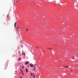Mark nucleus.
<instances>
[{
  "mask_svg": "<svg viewBox=\"0 0 78 78\" xmlns=\"http://www.w3.org/2000/svg\"><path fill=\"white\" fill-rule=\"evenodd\" d=\"M17 72V71H15V72Z\"/></svg>",
  "mask_w": 78,
  "mask_h": 78,
  "instance_id": "obj_28",
  "label": "nucleus"
},
{
  "mask_svg": "<svg viewBox=\"0 0 78 78\" xmlns=\"http://www.w3.org/2000/svg\"><path fill=\"white\" fill-rule=\"evenodd\" d=\"M36 48L37 49L39 48L37 47V46L36 47Z\"/></svg>",
  "mask_w": 78,
  "mask_h": 78,
  "instance_id": "obj_11",
  "label": "nucleus"
},
{
  "mask_svg": "<svg viewBox=\"0 0 78 78\" xmlns=\"http://www.w3.org/2000/svg\"><path fill=\"white\" fill-rule=\"evenodd\" d=\"M20 78H22V77H20Z\"/></svg>",
  "mask_w": 78,
  "mask_h": 78,
  "instance_id": "obj_26",
  "label": "nucleus"
},
{
  "mask_svg": "<svg viewBox=\"0 0 78 78\" xmlns=\"http://www.w3.org/2000/svg\"><path fill=\"white\" fill-rule=\"evenodd\" d=\"M48 48V49H49V48Z\"/></svg>",
  "mask_w": 78,
  "mask_h": 78,
  "instance_id": "obj_29",
  "label": "nucleus"
},
{
  "mask_svg": "<svg viewBox=\"0 0 78 78\" xmlns=\"http://www.w3.org/2000/svg\"><path fill=\"white\" fill-rule=\"evenodd\" d=\"M70 71H72V70H70Z\"/></svg>",
  "mask_w": 78,
  "mask_h": 78,
  "instance_id": "obj_27",
  "label": "nucleus"
},
{
  "mask_svg": "<svg viewBox=\"0 0 78 78\" xmlns=\"http://www.w3.org/2000/svg\"><path fill=\"white\" fill-rule=\"evenodd\" d=\"M26 71L27 72H28V69H26Z\"/></svg>",
  "mask_w": 78,
  "mask_h": 78,
  "instance_id": "obj_5",
  "label": "nucleus"
},
{
  "mask_svg": "<svg viewBox=\"0 0 78 78\" xmlns=\"http://www.w3.org/2000/svg\"><path fill=\"white\" fill-rule=\"evenodd\" d=\"M30 66L31 67H33L34 66V65L31 64V63H30Z\"/></svg>",
  "mask_w": 78,
  "mask_h": 78,
  "instance_id": "obj_1",
  "label": "nucleus"
},
{
  "mask_svg": "<svg viewBox=\"0 0 78 78\" xmlns=\"http://www.w3.org/2000/svg\"><path fill=\"white\" fill-rule=\"evenodd\" d=\"M33 74H32V73H31V76H33Z\"/></svg>",
  "mask_w": 78,
  "mask_h": 78,
  "instance_id": "obj_7",
  "label": "nucleus"
},
{
  "mask_svg": "<svg viewBox=\"0 0 78 78\" xmlns=\"http://www.w3.org/2000/svg\"><path fill=\"white\" fill-rule=\"evenodd\" d=\"M19 53H20V52H19Z\"/></svg>",
  "mask_w": 78,
  "mask_h": 78,
  "instance_id": "obj_23",
  "label": "nucleus"
},
{
  "mask_svg": "<svg viewBox=\"0 0 78 78\" xmlns=\"http://www.w3.org/2000/svg\"><path fill=\"white\" fill-rule=\"evenodd\" d=\"M14 0V1H16V0Z\"/></svg>",
  "mask_w": 78,
  "mask_h": 78,
  "instance_id": "obj_32",
  "label": "nucleus"
},
{
  "mask_svg": "<svg viewBox=\"0 0 78 78\" xmlns=\"http://www.w3.org/2000/svg\"><path fill=\"white\" fill-rule=\"evenodd\" d=\"M72 59H73V58H72Z\"/></svg>",
  "mask_w": 78,
  "mask_h": 78,
  "instance_id": "obj_25",
  "label": "nucleus"
},
{
  "mask_svg": "<svg viewBox=\"0 0 78 78\" xmlns=\"http://www.w3.org/2000/svg\"><path fill=\"white\" fill-rule=\"evenodd\" d=\"M29 64V62H27L25 63V64L26 65H27V64Z\"/></svg>",
  "mask_w": 78,
  "mask_h": 78,
  "instance_id": "obj_2",
  "label": "nucleus"
},
{
  "mask_svg": "<svg viewBox=\"0 0 78 78\" xmlns=\"http://www.w3.org/2000/svg\"><path fill=\"white\" fill-rule=\"evenodd\" d=\"M28 67H30V65H28Z\"/></svg>",
  "mask_w": 78,
  "mask_h": 78,
  "instance_id": "obj_16",
  "label": "nucleus"
},
{
  "mask_svg": "<svg viewBox=\"0 0 78 78\" xmlns=\"http://www.w3.org/2000/svg\"><path fill=\"white\" fill-rule=\"evenodd\" d=\"M19 60L20 61V58H19Z\"/></svg>",
  "mask_w": 78,
  "mask_h": 78,
  "instance_id": "obj_9",
  "label": "nucleus"
},
{
  "mask_svg": "<svg viewBox=\"0 0 78 78\" xmlns=\"http://www.w3.org/2000/svg\"><path fill=\"white\" fill-rule=\"evenodd\" d=\"M36 64L34 65V68H35V67H36Z\"/></svg>",
  "mask_w": 78,
  "mask_h": 78,
  "instance_id": "obj_6",
  "label": "nucleus"
},
{
  "mask_svg": "<svg viewBox=\"0 0 78 78\" xmlns=\"http://www.w3.org/2000/svg\"><path fill=\"white\" fill-rule=\"evenodd\" d=\"M16 24H17V23H16V22L15 24H14V25H16Z\"/></svg>",
  "mask_w": 78,
  "mask_h": 78,
  "instance_id": "obj_8",
  "label": "nucleus"
},
{
  "mask_svg": "<svg viewBox=\"0 0 78 78\" xmlns=\"http://www.w3.org/2000/svg\"><path fill=\"white\" fill-rule=\"evenodd\" d=\"M49 49H50V50H52L51 48H49Z\"/></svg>",
  "mask_w": 78,
  "mask_h": 78,
  "instance_id": "obj_15",
  "label": "nucleus"
},
{
  "mask_svg": "<svg viewBox=\"0 0 78 78\" xmlns=\"http://www.w3.org/2000/svg\"><path fill=\"white\" fill-rule=\"evenodd\" d=\"M28 29H27L26 31H28Z\"/></svg>",
  "mask_w": 78,
  "mask_h": 78,
  "instance_id": "obj_13",
  "label": "nucleus"
},
{
  "mask_svg": "<svg viewBox=\"0 0 78 78\" xmlns=\"http://www.w3.org/2000/svg\"><path fill=\"white\" fill-rule=\"evenodd\" d=\"M16 2H18V0L16 1Z\"/></svg>",
  "mask_w": 78,
  "mask_h": 78,
  "instance_id": "obj_24",
  "label": "nucleus"
},
{
  "mask_svg": "<svg viewBox=\"0 0 78 78\" xmlns=\"http://www.w3.org/2000/svg\"><path fill=\"white\" fill-rule=\"evenodd\" d=\"M14 27L15 28H16V25H14Z\"/></svg>",
  "mask_w": 78,
  "mask_h": 78,
  "instance_id": "obj_12",
  "label": "nucleus"
},
{
  "mask_svg": "<svg viewBox=\"0 0 78 78\" xmlns=\"http://www.w3.org/2000/svg\"><path fill=\"white\" fill-rule=\"evenodd\" d=\"M35 69H36V68L34 67V70H35Z\"/></svg>",
  "mask_w": 78,
  "mask_h": 78,
  "instance_id": "obj_10",
  "label": "nucleus"
},
{
  "mask_svg": "<svg viewBox=\"0 0 78 78\" xmlns=\"http://www.w3.org/2000/svg\"><path fill=\"white\" fill-rule=\"evenodd\" d=\"M34 78H35V76H34Z\"/></svg>",
  "mask_w": 78,
  "mask_h": 78,
  "instance_id": "obj_22",
  "label": "nucleus"
},
{
  "mask_svg": "<svg viewBox=\"0 0 78 78\" xmlns=\"http://www.w3.org/2000/svg\"><path fill=\"white\" fill-rule=\"evenodd\" d=\"M64 67H66L67 68H66V69H68V68L69 67V66H65Z\"/></svg>",
  "mask_w": 78,
  "mask_h": 78,
  "instance_id": "obj_3",
  "label": "nucleus"
},
{
  "mask_svg": "<svg viewBox=\"0 0 78 78\" xmlns=\"http://www.w3.org/2000/svg\"><path fill=\"white\" fill-rule=\"evenodd\" d=\"M21 47H23V46H22Z\"/></svg>",
  "mask_w": 78,
  "mask_h": 78,
  "instance_id": "obj_31",
  "label": "nucleus"
},
{
  "mask_svg": "<svg viewBox=\"0 0 78 78\" xmlns=\"http://www.w3.org/2000/svg\"><path fill=\"white\" fill-rule=\"evenodd\" d=\"M23 55V53H22V55Z\"/></svg>",
  "mask_w": 78,
  "mask_h": 78,
  "instance_id": "obj_18",
  "label": "nucleus"
},
{
  "mask_svg": "<svg viewBox=\"0 0 78 78\" xmlns=\"http://www.w3.org/2000/svg\"><path fill=\"white\" fill-rule=\"evenodd\" d=\"M21 73H20V74H21Z\"/></svg>",
  "mask_w": 78,
  "mask_h": 78,
  "instance_id": "obj_33",
  "label": "nucleus"
},
{
  "mask_svg": "<svg viewBox=\"0 0 78 78\" xmlns=\"http://www.w3.org/2000/svg\"><path fill=\"white\" fill-rule=\"evenodd\" d=\"M18 28H19L17 27L16 28V29H18Z\"/></svg>",
  "mask_w": 78,
  "mask_h": 78,
  "instance_id": "obj_14",
  "label": "nucleus"
},
{
  "mask_svg": "<svg viewBox=\"0 0 78 78\" xmlns=\"http://www.w3.org/2000/svg\"><path fill=\"white\" fill-rule=\"evenodd\" d=\"M28 3V2H26V3Z\"/></svg>",
  "mask_w": 78,
  "mask_h": 78,
  "instance_id": "obj_30",
  "label": "nucleus"
},
{
  "mask_svg": "<svg viewBox=\"0 0 78 78\" xmlns=\"http://www.w3.org/2000/svg\"><path fill=\"white\" fill-rule=\"evenodd\" d=\"M21 73H22V74L23 75V71H22Z\"/></svg>",
  "mask_w": 78,
  "mask_h": 78,
  "instance_id": "obj_4",
  "label": "nucleus"
},
{
  "mask_svg": "<svg viewBox=\"0 0 78 78\" xmlns=\"http://www.w3.org/2000/svg\"><path fill=\"white\" fill-rule=\"evenodd\" d=\"M20 71H21V72H22V70L20 69Z\"/></svg>",
  "mask_w": 78,
  "mask_h": 78,
  "instance_id": "obj_17",
  "label": "nucleus"
},
{
  "mask_svg": "<svg viewBox=\"0 0 78 78\" xmlns=\"http://www.w3.org/2000/svg\"><path fill=\"white\" fill-rule=\"evenodd\" d=\"M8 16H9V15L8 14V15H7V17H8Z\"/></svg>",
  "mask_w": 78,
  "mask_h": 78,
  "instance_id": "obj_20",
  "label": "nucleus"
},
{
  "mask_svg": "<svg viewBox=\"0 0 78 78\" xmlns=\"http://www.w3.org/2000/svg\"><path fill=\"white\" fill-rule=\"evenodd\" d=\"M24 56H25V54H24Z\"/></svg>",
  "mask_w": 78,
  "mask_h": 78,
  "instance_id": "obj_19",
  "label": "nucleus"
},
{
  "mask_svg": "<svg viewBox=\"0 0 78 78\" xmlns=\"http://www.w3.org/2000/svg\"><path fill=\"white\" fill-rule=\"evenodd\" d=\"M34 76V73H33Z\"/></svg>",
  "mask_w": 78,
  "mask_h": 78,
  "instance_id": "obj_21",
  "label": "nucleus"
}]
</instances>
